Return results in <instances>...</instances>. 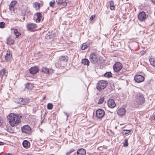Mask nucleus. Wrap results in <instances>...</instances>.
I'll return each mask as SVG.
<instances>
[{
	"label": "nucleus",
	"instance_id": "nucleus-28",
	"mask_svg": "<svg viewBox=\"0 0 155 155\" xmlns=\"http://www.w3.org/2000/svg\"><path fill=\"white\" fill-rule=\"evenodd\" d=\"M33 87L32 84L31 83H28L25 84V88L28 89H31Z\"/></svg>",
	"mask_w": 155,
	"mask_h": 155
},
{
	"label": "nucleus",
	"instance_id": "nucleus-36",
	"mask_svg": "<svg viewBox=\"0 0 155 155\" xmlns=\"http://www.w3.org/2000/svg\"><path fill=\"white\" fill-rule=\"evenodd\" d=\"M5 24L4 22H0V28H3L5 27Z\"/></svg>",
	"mask_w": 155,
	"mask_h": 155
},
{
	"label": "nucleus",
	"instance_id": "nucleus-32",
	"mask_svg": "<svg viewBox=\"0 0 155 155\" xmlns=\"http://www.w3.org/2000/svg\"><path fill=\"white\" fill-rule=\"evenodd\" d=\"M53 107V105L51 103H48L47 104V109L49 110L51 109Z\"/></svg>",
	"mask_w": 155,
	"mask_h": 155
},
{
	"label": "nucleus",
	"instance_id": "nucleus-14",
	"mask_svg": "<svg viewBox=\"0 0 155 155\" xmlns=\"http://www.w3.org/2000/svg\"><path fill=\"white\" fill-rule=\"evenodd\" d=\"M42 72L46 74H50L53 73L54 71L51 69L49 70L46 67H43L41 69Z\"/></svg>",
	"mask_w": 155,
	"mask_h": 155
},
{
	"label": "nucleus",
	"instance_id": "nucleus-19",
	"mask_svg": "<svg viewBox=\"0 0 155 155\" xmlns=\"http://www.w3.org/2000/svg\"><path fill=\"white\" fill-rule=\"evenodd\" d=\"M29 71L30 73L33 74H35L38 71V68L37 67H31Z\"/></svg>",
	"mask_w": 155,
	"mask_h": 155
},
{
	"label": "nucleus",
	"instance_id": "nucleus-39",
	"mask_svg": "<svg viewBox=\"0 0 155 155\" xmlns=\"http://www.w3.org/2000/svg\"><path fill=\"white\" fill-rule=\"evenodd\" d=\"M63 0H56V2L58 5H61Z\"/></svg>",
	"mask_w": 155,
	"mask_h": 155
},
{
	"label": "nucleus",
	"instance_id": "nucleus-3",
	"mask_svg": "<svg viewBox=\"0 0 155 155\" xmlns=\"http://www.w3.org/2000/svg\"><path fill=\"white\" fill-rule=\"evenodd\" d=\"M89 60L91 63L95 64L98 61L99 58L96 54L92 53L89 56Z\"/></svg>",
	"mask_w": 155,
	"mask_h": 155
},
{
	"label": "nucleus",
	"instance_id": "nucleus-30",
	"mask_svg": "<svg viewBox=\"0 0 155 155\" xmlns=\"http://www.w3.org/2000/svg\"><path fill=\"white\" fill-rule=\"evenodd\" d=\"M131 131V130H124L122 131V134H127L130 133Z\"/></svg>",
	"mask_w": 155,
	"mask_h": 155
},
{
	"label": "nucleus",
	"instance_id": "nucleus-24",
	"mask_svg": "<svg viewBox=\"0 0 155 155\" xmlns=\"http://www.w3.org/2000/svg\"><path fill=\"white\" fill-rule=\"evenodd\" d=\"M82 63L84 65H89V61L87 59L84 58L82 60Z\"/></svg>",
	"mask_w": 155,
	"mask_h": 155
},
{
	"label": "nucleus",
	"instance_id": "nucleus-49",
	"mask_svg": "<svg viewBox=\"0 0 155 155\" xmlns=\"http://www.w3.org/2000/svg\"><path fill=\"white\" fill-rule=\"evenodd\" d=\"M46 98V97L45 96H44V97H43V99H45Z\"/></svg>",
	"mask_w": 155,
	"mask_h": 155
},
{
	"label": "nucleus",
	"instance_id": "nucleus-44",
	"mask_svg": "<svg viewBox=\"0 0 155 155\" xmlns=\"http://www.w3.org/2000/svg\"><path fill=\"white\" fill-rule=\"evenodd\" d=\"M64 114L67 116V118H68V114L66 112H64Z\"/></svg>",
	"mask_w": 155,
	"mask_h": 155
},
{
	"label": "nucleus",
	"instance_id": "nucleus-4",
	"mask_svg": "<svg viewBox=\"0 0 155 155\" xmlns=\"http://www.w3.org/2000/svg\"><path fill=\"white\" fill-rule=\"evenodd\" d=\"M26 27L27 30L31 31H35L36 30L37 28L36 25L33 23L27 24L26 25Z\"/></svg>",
	"mask_w": 155,
	"mask_h": 155
},
{
	"label": "nucleus",
	"instance_id": "nucleus-18",
	"mask_svg": "<svg viewBox=\"0 0 155 155\" xmlns=\"http://www.w3.org/2000/svg\"><path fill=\"white\" fill-rule=\"evenodd\" d=\"M17 4V2L15 1H12L9 5V9L11 11H14L15 7Z\"/></svg>",
	"mask_w": 155,
	"mask_h": 155
},
{
	"label": "nucleus",
	"instance_id": "nucleus-43",
	"mask_svg": "<svg viewBox=\"0 0 155 155\" xmlns=\"http://www.w3.org/2000/svg\"><path fill=\"white\" fill-rule=\"evenodd\" d=\"M41 20V18H37L36 20V21L37 22H39Z\"/></svg>",
	"mask_w": 155,
	"mask_h": 155
},
{
	"label": "nucleus",
	"instance_id": "nucleus-47",
	"mask_svg": "<svg viewBox=\"0 0 155 155\" xmlns=\"http://www.w3.org/2000/svg\"><path fill=\"white\" fill-rule=\"evenodd\" d=\"M151 1L153 3L155 4V0H151Z\"/></svg>",
	"mask_w": 155,
	"mask_h": 155
},
{
	"label": "nucleus",
	"instance_id": "nucleus-42",
	"mask_svg": "<svg viewBox=\"0 0 155 155\" xmlns=\"http://www.w3.org/2000/svg\"><path fill=\"white\" fill-rule=\"evenodd\" d=\"M95 17V15H92L90 18V20L91 21H92L94 19V18Z\"/></svg>",
	"mask_w": 155,
	"mask_h": 155
},
{
	"label": "nucleus",
	"instance_id": "nucleus-16",
	"mask_svg": "<svg viewBox=\"0 0 155 155\" xmlns=\"http://www.w3.org/2000/svg\"><path fill=\"white\" fill-rule=\"evenodd\" d=\"M107 104L108 107L111 108H113L116 106L114 101L113 99H109L108 101Z\"/></svg>",
	"mask_w": 155,
	"mask_h": 155
},
{
	"label": "nucleus",
	"instance_id": "nucleus-5",
	"mask_svg": "<svg viewBox=\"0 0 155 155\" xmlns=\"http://www.w3.org/2000/svg\"><path fill=\"white\" fill-rule=\"evenodd\" d=\"M15 103L22 105H25L29 102V100L28 99H23V98L16 99L15 101Z\"/></svg>",
	"mask_w": 155,
	"mask_h": 155
},
{
	"label": "nucleus",
	"instance_id": "nucleus-48",
	"mask_svg": "<svg viewBox=\"0 0 155 155\" xmlns=\"http://www.w3.org/2000/svg\"><path fill=\"white\" fill-rule=\"evenodd\" d=\"M153 120H155V115L154 116V118H153Z\"/></svg>",
	"mask_w": 155,
	"mask_h": 155
},
{
	"label": "nucleus",
	"instance_id": "nucleus-13",
	"mask_svg": "<svg viewBox=\"0 0 155 155\" xmlns=\"http://www.w3.org/2000/svg\"><path fill=\"white\" fill-rule=\"evenodd\" d=\"M54 35L53 34L48 32L45 36V39L48 41L50 42L53 41L54 37Z\"/></svg>",
	"mask_w": 155,
	"mask_h": 155
},
{
	"label": "nucleus",
	"instance_id": "nucleus-7",
	"mask_svg": "<svg viewBox=\"0 0 155 155\" xmlns=\"http://www.w3.org/2000/svg\"><path fill=\"white\" fill-rule=\"evenodd\" d=\"M122 68V64L119 62H117L113 66L114 71L117 72L119 71Z\"/></svg>",
	"mask_w": 155,
	"mask_h": 155
},
{
	"label": "nucleus",
	"instance_id": "nucleus-40",
	"mask_svg": "<svg viewBox=\"0 0 155 155\" xmlns=\"http://www.w3.org/2000/svg\"><path fill=\"white\" fill-rule=\"evenodd\" d=\"M36 15L37 16V18H41L42 17V15L40 13H37Z\"/></svg>",
	"mask_w": 155,
	"mask_h": 155
},
{
	"label": "nucleus",
	"instance_id": "nucleus-21",
	"mask_svg": "<svg viewBox=\"0 0 155 155\" xmlns=\"http://www.w3.org/2000/svg\"><path fill=\"white\" fill-rule=\"evenodd\" d=\"M11 57V52L10 51H7L6 54L5 55V58L6 61H9Z\"/></svg>",
	"mask_w": 155,
	"mask_h": 155
},
{
	"label": "nucleus",
	"instance_id": "nucleus-17",
	"mask_svg": "<svg viewBox=\"0 0 155 155\" xmlns=\"http://www.w3.org/2000/svg\"><path fill=\"white\" fill-rule=\"evenodd\" d=\"M126 112V109L124 108H121L118 110L117 114L119 115L122 116L125 114Z\"/></svg>",
	"mask_w": 155,
	"mask_h": 155
},
{
	"label": "nucleus",
	"instance_id": "nucleus-37",
	"mask_svg": "<svg viewBox=\"0 0 155 155\" xmlns=\"http://www.w3.org/2000/svg\"><path fill=\"white\" fill-rule=\"evenodd\" d=\"M87 45H83L81 47V49L82 50H84L87 48Z\"/></svg>",
	"mask_w": 155,
	"mask_h": 155
},
{
	"label": "nucleus",
	"instance_id": "nucleus-8",
	"mask_svg": "<svg viewBox=\"0 0 155 155\" xmlns=\"http://www.w3.org/2000/svg\"><path fill=\"white\" fill-rule=\"evenodd\" d=\"M68 60V57L67 56H60L59 60V62L60 63V65H65Z\"/></svg>",
	"mask_w": 155,
	"mask_h": 155
},
{
	"label": "nucleus",
	"instance_id": "nucleus-11",
	"mask_svg": "<svg viewBox=\"0 0 155 155\" xmlns=\"http://www.w3.org/2000/svg\"><path fill=\"white\" fill-rule=\"evenodd\" d=\"M138 19L141 21H143L146 18V15L145 12H140L138 16Z\"/></svg>",
	"mask_w": 155,
	"mask_h": 155
},
{
	"label": "nucleus",
	"instance_id": "nucleus-41",
	"mask_svg": "<svg viewBox=\"0 0 155 155\" xmlns=\"http://www.w3.org/2000/svg\"><path fill=\"white\" fill-rule=\"evenodd\" d=\"M61 5H62L64 6H66L67 5V3L66 2H62Z\"/></svg>",
	"mask_w": 155,
	"mask_h": 155
},
{
	"label": "nucleus",
	"instance_id": "nucleus-10",
	"mask_svg": "<svg viewBox=\"0 0 155 155\" xmlns=\"http://www.w3.org/2000/svg\"><path fill=\"white\" fill-rule=\"evenodd\" d=\"M135 81L137 83H140L143 81L144 80V78L141 75L137 74L134 77Z\"/></svg>",
	"mask_w": 155,
	"mask_h": 155
},
{
	"label": "nucleus",
	"instance_id": "nucleus-27",
	"mask_svg": "<svg viewBox=\"0 0 155 155\" xmlns=\"http://www.w3.org/2000/svg\"><path fill=\"white\" fill-rule=\"evenodd\" d=\"M149 61L150 64L155 67V58H150Z\"/></svg>",
	"mask_w": 155,
	"mask_h": 155
},
{
	"label": "nucleus",
	"instance_id": "nucleus-46",
	"mask_svg": "<svg viewBox=\"0 0 155 155\" xmlns=\"http://www.w3.org/2000/svg\"><path fill=\"white\" fill-rule=\"evenodd\" d=\"M4 144V143L0 141V145H3Z\"/></svg>",
	"mask_w": 155,
	"mask_h": 155
},
{
	"label": "nucleus",
	"instance_id": "nucleus-38",
	"mask_svg": "<svg viewBox=\"0 0 155 155\" xmlns=\"http://www.w3.org/2000/svg\"><path fill=\"white\" fill-rule=\"evenodd\" d=\"M74 151V150L73 149H71L69 151L67 152L66 153V155H69L72 152H73Z\"/></svg>",
	"mask_w": 155,
	"mask_h": 155
},
{
	"label": "nucleus",
	"instance_id": "nucleus-23",
	"mask_svg": "<svg viewBox=\"0 0 155 155\" xmlns=\"http://www.w3.org/2000/svg\"><path fill=\"white\" fill-rule=\"evenodd\" d=\"M13 29V32L14 34L15 35L16 38H17L20 35V33L18 31L17 29Z\"/></svg>",
	"mask_w": 155,
	"mask_h": 155
},
{
	"label": "nucleus",
	"instance_id": "nucleus-35",
	"mask_svg": "<svg viewBox=\"0 0 155 155\" xmlns=\"http://www.w3.org/2000/svg\"><path fill=\"white\" fill-rule=\"evenodd\" d=\"M104 97L101 98L100 99L98 102V104H101L103 103L104 101Z\"/></svg>",
	"mask_w": 155,
	"mask_h": 155
},
{
	"label": "nucleus",
	"instance_id": "nucleus-50",
	"mask_svg": "<svg viewBox=\"0 0 155 155\" xmlns=\"http://www.w3.org/2000/svg\"><path fill=\"white\" fill-rule=\"evenodd\" d=\"M1 123L0 122V125H1Z\"/></svg>",
	"mask_w": 155,
	"mask_h": 155
},
{
	"label": "nucleus",
	"instance_id": "nucleus-15",
	"mask_svg": "<svg viewBox=\"0 0 155 155\" xmlns=\"http://www.w3.org/2000/svg\"><path fill=\"white\" fill-rule=\"evenodd\" d=\"M8 74V71L5 68H3L0 70V77L2 78L4 77H6Z\"/></svg>",
	"mask_w": 155,
	"mask_h": 155
},
{
	"label": "nucleus",
	"instance_id": "nucleus-2",
	"mask_svg": "<svg viewBox=\"0 0 155 155\" xmlns=\"http://www.w3.org/2000/svg\"><path fill=\"white\" fill-rule=\"evenodd\" d=\"M107 81L104 80H101L97 84V88L98 90L101 91L105 88L107 85Z\"/></svg>",
	"mask_w": 155,
	"mask_h": 155
},
{
	"label": "nucleus",
	"instance_id": "nucleus-29",
	"mask_svg": "<svg viewBox=\"0 0 155 155\" xmlns=\"http://www.w3.org/2000/svg\"><path fill=\"white\" fill-rule=\"evenodd\" d=\"M109 3L110 4V8L112 10H113L115 8L114 1H110Z\"/></svg>",
	"mask_w": 155,
	"mask_h": 155
},
{
	"label": "nucleus",
	"instance_id": "nucleus-45",
	"mask_svg": "<svg viewBox=\"0 0 155 155\" xmlns=\"http://www.w3.org/2000/svg\"><path fill=\"white\" fill-rule=\"evenodd\" d=\"M5 155H14L13 154H12L9 153H6Z\"/></svg>",
	"mask_w": 155,
	"mask_h": 155
},
{
	"label": "nucleus",
	"instance_id": "nucleus-9",
	"mask_svg": "<svg viewBox=\"0 0 155 155\" xmlns=\"http://www.w3.org/2000/svg\"><path fill=\"white\" fill-rule=\"evenodd\" d=\"M105 112L104 110L101 109H99L96 111V116L98 118H101L104 116Z\"/></svg>",
	"mask_w": 155,
	"mask_h": 155
},
{
	"label": "nucleus",
	"instance_id": "nucleus-33",
	"mask_svg": "<svg viewBox=\"0 0 155 155\" xmlns=\"http://www.w3.org/2000/svg\"><path fill=\"white\" fill-rule=\"evenodd\" d=\"M124 146L125 147H127L128 146V140L125 139L124 140V142L123 143Z\"/></svg>",
	"mask_w": 155,
	"mask_h": 155
},
{
	"label": "nucleus",
	"instance_id": "nucleus-34",
	"mask_svg": "<svg viewBox=\"0 0 155 155\" xmlns=\"http://www.w3.org/2000/svg\"><path fill=\"white\" fill-rule=\"evenodd\" d=\"M55 3V1H53L50 2L49 3V5L50 7H54V4Z\"/></svg>",
	"mask_w": 155,
	"mask_h": 155
},
{
	"label": "nucleus",
	"instance_id": "nucleus-26",
	"mask_svg": "<svg viewBox=\"0 0 155 155\" xmlns=\"http://www.w3.org/2000/svg\"><path fill=\"white\" fill-rule=\"evenodd\" d=\"M34 7L37 10H38L40 8V4L38 2H36L34 3L33 4Z\"/></svg>",
	"mask_w": 155,
	"mask_h": 155
},
{
	"label": "nucleus",
	"instance_id": "nucleus-1",
	"mask_svg": "<svg viewBox=\"0 0 155 155\" xmlns=\"http://www.w3.org/2000/svg\"><path fill=\"white\" fill-rule=\"evenodd\" d=\"M7 117L10 124L12 127L17 126L20 122L21 116H19L16 114L10 113Z\"/></svg>",
	"mask_w": 155,
	"mask_h": 155
},
{
	"label": "nucleus",
	"instance_id": "nucleus-31",
	"mask_svg": "<svg viewBox=\"0 0 155 155\" xmlns=\"http://www.w3.org/2000/svg\"><path fill=\"white\" fill-rule=\"evenodd\" d=\"M104 76L107 78H110L112 77V73L110 72H107L104 74Z\"/></svg>",
	"mask_w": 155,
	"mask_h": 155
},
{
	"label": "nucleus",
	"instance_id": "nucleus-22",
	"mask_svg": "<svg viewBox=\"0 0 155 155\" xmlns=\"http://www.w3.org/2000/svg\"><path fill=\"white\" fill-rule=\"evenodd\" d=\"M23 146L25 148H28L30 146L29 142L27 140H24L22 142Z\"/></svg>",
	"mask_w": 155,
	"mask_h": 155
},
{
	"label": "nucleus",
	"instance_id": "nucleus-12",
	"mask_svg": "<svg viewBox=\"0 0 155 155\" xmlns=\"http://www.w3.org/2000/svg\"><path fill=\"white\" fill-rule=\"evenodd\" d=\"M22 131L23 132L29 134L31 131L30 127L28 125H25L21 127Z\"/></svg>",
	"mask_w": 155,
	"mask_h": 155
},
{
	"label": "nucleus",
	"instance_id": "nucleus-6",
	"mask_svg": "<svg viewBox=\"0 0 155 155\" xmlns=\"http://www.w3.org/2000/svg\"><path fill=\"white\" fill-rule=\"evenodd\" d=\"M136 101L139 104H142L145 102V99L143 95L138 94L136 96Z\"/></svg>",
	"mask_w": 155,
	"mask_h": 155
},
{
	"label": "nucleus",
	"instance_id": "nucleus-20",
	"mask_svg": "<svg viewBox=\"0 0 155 155\" xmlns=\"http://www.w3.org/2000/svg\"><path fill=\"white\" fill-rule=\"evenodd\" d=\"M86 152V151L84 149L81 148L77 150V155H85Z\"/></svg>",
	"mask_w": 155,
	"mask_h": 155
},
{
	"label": "nucleus",
	"instance_id": "nucleus-25",
	"mask_svg": "<svg viewBox=\"0 0 155 155\" xmlns=\"http://www.w3.org/2000/svg\"><path fill=\"white\" fill-rule=\"evenodd\" d=\"M7 44L9 45H13L14 43V40L10 38L8 39L7 40Z\"/></svg>",
	"mask_w": 155,
	"mask_h": 155
}]
</instances>
